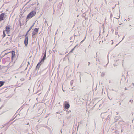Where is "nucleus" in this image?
Masks as SVG:
<instances>
[{"instance_id":"nucleus-1","label":"nucleus","mask_w":134,"mask_h":134,"mask_svg":"<svg viewBox=\"0 0 134 134\" xmlns=\"http://www.w3.org/2000/svg\"><path fill=\"white\" fill-rule=\"evenodd\" d=\"M46 49L45 51V52L44 53V55L43 57V58L41 60V61L39 62L38 64H37V66L36 67L35 70H38H38L40 66V65L42 64V63H41V62H43L45 60V59L46 58Z\"/></svg>"},{"instance_id":"nucleus-2","label":"nucleus","mask_w":134,"mask_h":134,"mask_svg":"<svg viewBox=\"0 0 134 134\" xmlns=\"http://www.w3.org/2000/svg\"><path fill=\"white\" fill-rule=\"evenodd\" d=\"M7 54H8L9 56H10V57H11V60H12L13 58L15 56V52L14 51H12V52L7 53L5 54L4 55Z\"/></svg>"},{"instance_id":"nucleus-3","label":"nucleus","mask_w":134,"mask_h":134,"mask_svg":"<svg viewBox=\"0 0 134 134\" xmlns=\"http://www.w3.org/2000/svg\"><path fill=\"white\" fill-rule=\"evenodd\" d=\"M36 14V12L34 11H32L28 14L27 15L26 19H29L32 17L34 16Z\"/></svg>"},{"instance_id":"nucleus-4","label":"nucleus","mask_w":134,"mask_h":134,"mask_svg":"<svg viewBox=\"0 0 134 134\" xmlns=\"http://www.w3.org/2000/svg\"><path fill=\"white\" fill-rule=\"evenodd\" d=\"M6 16L7 15L4 13H2L0 14V21L4 20Z\"/></svg>"},{"instance_id":"nucleus-5","label":"nucleus","mask_w":134,"mask_h":134,"mask_svg":"<svg viewBox=\"0 0 134 134\" xmlns=\"http://www.w3.org/2000/svg\"><path fill=\"white\" fill-rule=\"evenodd\" d=\"M64 108V110H65L66 109H68L70 107V105L69 103H67V102L66 101L65 102Z\"/></svg>"},{"instance_id":"nucleus-6","label":"nucleus","mask_w":134,"mask_h":134,"mask_svg":"<svg viewBox=\"0 0 134 134\" xmlns=\"http://www.w3.org/2000/svg\"><path fill=\"white\" fill-rule=\"evenodd\" d=\"M10 27L11 26L10 25H8L5 27V31L6 32L7 34H9L10 33Z\"/></svg>"},{"instance_id":"nucleus-7","label":"nucleus","mask_w":134,"mask_h":134,"mask_svg":"<svg viewBox=\"0 0 134 134\" xmlns=\"http://www.w3.org/2000/svg\"><path fill=\"white\" fill-rule=\"evenodd\" d=\"M27 35L26 34V35L25 36V38L24 40V43L26 46H27V45L28 44V36H27Z\"/></svg>"},{"instance_id":"nucleus-8","label":"nucleus","mask_w":134,"mask_h":134,"mask_svg":"<svg viewBox=\"0 0 134 134\" xmlns=\"http://www.w3.org/2000/svg\"><path fill=\"white\" fill-rule=\"evenodd\" d=\"M39 28H35L34 29L32 32V35H36L38 32Z\"/></svg>"},{"instance_id":"nucleus-9","label":"nucleus","mask_w":134,"mask_h":134,"mask_svg":"<svg viewBox=\"0 0 134 134\" xmlns=\"http://www.w3.org/2000/svg\"><path fill=\"white\" fill-rule=\"evenodd\" d=\"M62 3H63L62 2L59 3V4L57 5V7L58 8V9L60 8L61 7L62 5Z\"/></svg>"},{"instance_id":"nucleus-10","label":"nucleus","mask_w":134,"mask_h":134,"mask_svg":"<svg viewBox=\"0 0 134 134\" xmlns=\"http://www.w3.org/2000/svg\"><path fill=\"white\" fill-rule=\"evenodd\" d=\"M35 23H34L31 26V27H30V28L29 29L26 34V35H27L28 32L34 26V25Z\"/></svg>"},{"instance_id":"nucleus-11","label":"nucleus","mask_w":134,"mask_h":134,"mask_svg":"<svg viewBox=\"0 0 134 134\" xmlns=\"http://www.w3.org/2000/svg\"><path fill=\"white\" fill-rule=\"evenodd\" d=\"M5 81H0V87L2 86L5 83Z\"/></svg>"},{"instance_id":"nucleus-12","label":"nucleus","mask_w":134,"mask_h":134,"mask_svg":"<svg viewBox=\"0 0 134 134\" xmlns=\"http://www.w3.org/2000/svg\"><path fill=\"white\" fill-rule=\"evenodd\" d=\"M6 61L5 58H2V62L3 64H5Z\"/></svg>"},{"instance_id":"nucleus-13","label":"nucleus","mask_w":134,"mask_h":134,"mask_svg":"<svg viewBox=\"0 0 134 134\" xmlns=\"http://www.w3.org/2000/svg\"><path fill=\"white\" fill-rule=\"evenodd\" d=\"M11 57L10 56L7 57L5 58V59L7 61H9L10 60V57Z\"/></svg>"},{"instance_id":"nucleus-14","label":"nucleus","mask_w":134,"mask_h":134,"mask_svg":"<svg viewBox=\"0 0 134 134\" xmlns=\"http://www.w3.org/2000/svg\"><path fill=\"white\" fill-rule=\"evenodd\" d=\"M6 36V34L5 32V31L4 30L3 31V35L2 36L3 38H4Z\"/></svg>"},{"instance_id":"nucleus-15","label":"nucleus","mask_w":134,"mask_h":134,"mask_svg":"<svg viewBox=\"0 0 134 134\" xmlns=\"http://www.w3.org/2000/svg\"><path fill=\"white\" fill-rule=\"evenodd\" d=\"M105 75V73L104 72H102L101 74V76L102 77H103Z\"/></svg>"},{"instance_id":"nucleus-16","label":"nucleus","mask_w":134,"mask_h":134,"mask_svg":"<svg viewBox=\"0 0 134 134\" xmlns=\"http://www.w3.org/2000/svg\"><path fill=\"white\" fill-rule=\"evenodd\" d=\"M125 35H124V37H123V38H122V40H121V41H120L119 42V43L118 44H117L116 45V46H117V45H118V44H119V43H120V42H121L122 40H123L124 39V37H125Z\"/></svg>"},{"instance_id":"nucleus-17","label":"nucleus","mask_w":134,"mask_h":134,"mask_svg":"<svg viewBox=\"0 0 134 134\" xmlns=\"http://www.w3.org/2000/svg\"><path fill=\"white\" fill-rule=\"evenodd\" d=\"M73 80H71L70 82V83L71 85H72L73 84Z\"/></svg>"},{"instance_id":"nucleus-18","label":"nucleus","mask_w":134,"mask_h":134,"mask_svg":"<svg viewBox=\"0 0 134 134\" xmlns=\"http://www.w3.org/2000/svg\"><path fill=\"white\" fill-rule=\"evenodd\" d=\"M77 74H79L80 75V76H79V77H80V80L81 79V76H80L81 75V73L80 72H78L77 73Z\"/></svg>"},{"instance_id":"nucleus-19","label":"nucleus","mask_w":134,"mask_h":134,"mask_svg":"<svg viewBox=\"0 0 134 134\" xmlns=\"http://www.w3.org/2000/svg\"><path fill=\"white\" fill-rule=\"evenodd\" d=\"M129 102H131V103H132L133 102V100L132 99H131L130 100Z\"/></svg>"},{"instance_id":"nucleus-20","label":"nucleus","mask_w":134,"mask_h":134,"mask_svg":"<svg viewBox=\"0 0 134 134\" xmlns=\"http://www.w3.org/2000/svg\"><path fill=\"white\" fill-rule=\"evenodd\" d=\"M44 24L45 25H48V24L47 23V22L46 20L45 21V22H44Z\"/></svg>"},{"instance_id":"nucleus-21","label":"nucleus","mask_w":134,"mask_h":134,"mask_svg":"<svg viewBox=\"0 0 134 134\" xmlns=\"http://www.w3.org/2000/svg\"><path fill=\"white\" fill-rule=\"evenodd\" d=\"M20 80L21 81H22L24 80V78H22Z\"/></svg>"},{"instance_id":"nucleus-22","label":"nucleus","mask_w":134,"mask_h":134,"mask_svg":"<svg viewBox=\"0 0 134 134\" xmlns=\"http://www.w3.org/2000/svg\"><path fill=\"white\" fill-rule=\"evenodd\" d=\"M120 118V116H118V117H117H117H115V119H116L117 118Z\"/></svg>"},{"instance_id":"nucleus-23","label":"nucleus","mask_w":134,"mask_h":134,"mask_svg":"<svg viewBox=\"0 0 134 134\" xmlns=\"http://www.w3.org/2000/svg\"><path fill=\"white\" fill-rule=\"evenodd\" d=\"M71 112V111L70 110H69L68 112L67 113V114H68L69 113Z\"/></svg>"},{"instance_id":"nucleus-24","label":"nucleus","mask_w":134,"mask_h":134,"mask_svg":"<svg viewBox=\"0 0 134 134\" xmlns=\"http://www.w3.org/2000/svg\"><path fill=\"white\" fill-rule=\"evenodd\" d=\"M85 38L86 37H85L84 39L82 41L80 42V43H82V42H83V41H84V40L85 39Z\"/></svg>"},{"instance_id":"nucleus-25","label":"nucleus","mask_w":134,"mask_h":134,"mask_svg":"<svg viewBox=\"0 0 134 134\" xmlns=\"http://www.w3.org/2000/svg\"><path fill=\"white\" fill-rule=\"evenodd\" d=\"M73 38V36H72V37H71L70 38V40H72V39Z\"/></svg>"},{"instance_id":"nucleus-26","label":"nucleus","mask_w":134,"mask_h":134,"mask_svg":"<svg viewBox=\"0 0 134 134\" xmlns=\"http://www.w3.org/2000/svg\"><path fill=\"white\" fill-rule=\"evenodd\" d=\"M47 128L48 129V130H49L50 131H51V129H50V128L49 127H47Z\"/></svg>"},{"instance_id":"nucleus-27","label":"nucleus","mask_w":134,"mask_h":134,"mask_svg":"<svg viewBox=\"0 0 134 134\" xmlns=\"http://www.w3.org/2000/svg\"><path fill=\"white\" fill-rule=\"evenodd\" d=\"M35 3H32V4H31V5H34V4H35Z\"/></svg>"},{"instance_id":"nucleus-28","label":"nucleus","mask_w":134,"mask_h":134,"mask_svg":"<svg viewBox=\"0 0 134 134\" xmlns=\"http://www.w3.org/2000/svg\"><path fill=\"white\" fill-rule=\"evenodd\" d=\"M74 49L73 48L70 52H72L74 50Z\"/></svg>"},{"instance_id":"nucleus-29","label":"nucleus","mask_w":134,"mask_h":134,"mask_svg":"<svg viewBox=\"0 0 134 134\" xmlns=\"http://www.w3.org/2000/svg\"><path fill=\"white\" fill-rule=\"evenodd\" d=\"M108 98L110 100H111L112 99V98H110L109 97H108Z\"/></svg>"},{"instance_id":"nucleus-30","label":"nucleus","mask_w":134,"mask_h":134,"mask_svg":"<svg viewBox=\"0 0 134 134\" xmlns=\"http://www.w3.org/2000/svg\"><path fill=\"white\" fill-rule=\"evenodd\" d=\"M14 118L13 119H11L10 120V121H12L14 119V118Z\"/></svg>"},{"instance_id":"nucleus-31","label":"nucleus","mask_w":134,"mask_h":134,"mask_svg":"<svg viewBox=\"0 0 134 134\" xmlns=\"http://www.w3.org/2000/svg\"><path fill=\"white\" fill-rule=\"evenodd\" d=\"M2 68V66L0 65V70Z\"/></svg>"},{"instance_id":"nucleus-32","label":"nucleus","mask_w":134,"mask_h":134,"mask_svg":"<svg viewBox=\"0 0 134 134\" xmlns=\"http://www.w3.org/2000/svg\"><path fill=\"white\" fill-rule=\"evenodd\" d=\"M118 34V32H115V34L116 35H117Z\"/></svg>"},{"instance_id":"nucleus-33","label":"nucleus","mask_w":134,"mask_h":134,"mask_svg":"<svg viewBox=\"0 0 134 134\" xmlns=\"http://www.w3.org/2000/svg\"><path fill=\"white\" fill-rule=\"evenodd\" d=\"M113 65L114 66H117V65L115 64H113Z\"/></svg>"},{"instance_id":"nucleus-34","label":"nucleus","mask_w":134,"mask_h":134,"mask_svg":"<svg viewBox=\"0 0 134 134\" xmlns=\"http://www.w3.org/2000/svg\"><path fill=\"white\" fill-rule=\"evenodd\" d=\"M43 126V127H46V128H47V127H48L47 126Z\"/></svg>"},{"instance_id":"nucleus-35","label":"nucleus","mask_w":134,"mask_h":134,"mask_svg":"<svg viewBox=\"0 0 134 134\" xmlns=\"http://www.w3.org/2000/svg\"><path fill=\"white\" fill-rule=\"evenodd\" d=\"M112 17V14H111L110 15V17L111 18V17Z\"/></svg>"},{"instance_id":"nucleus-36","label":"nucleus","mask_w":134,"mask_h":134,"mask_svg":"<svg viewBox=\"0 0 134 134\" xmlns=\"http://www.w3.org/2000/svg\"><path fill=\"white\" fill-rule=\"evenodd\" d=\"M109 115H108V116L107 117V118H106V120H107V119H108V117H109Z\"/></svg>"},{"instance_id":"nucleus-37","label":"nucleus","mask_w":134,"mask_h":134,"mask_svg":"<svg viewBox=\"0 0 134 134\" xmlns=\"http://www.w3.org/2000/svg\"><path fill=\"white\" fill-rule=\"evenodd\" d=\"M77 45H76L75 47H74V48H73V49H74L77 46Z\"/></svg>"},{"instance_id":"nucleus-38","label":"nucleus","mask_w":134,"mask_h":134,"mask_svg":"<svg viewBox=\"0 0 134 134\" xmlns=\"http://www.w3.org/2000/svg\"><path fill=\"white\" fill-rule=\"evenodd\" d=\"M125 90H127V88H125Z\"/></svg>"},{"instance_id":"nucleus-39","label":"nucleus","mask_w":134,"mask_h":134,"mask_svg":"<svg viewBox=\"0 0 134 134\" xmlns=\"http://www.w3.org/2000/svg\"><path fill=\"white\" fill-rule=\"evenodd\" d=\"M29 123L28 122V123H27V124H25V125H29Z\"/></svg>"},{"instance_id":"nucleus-40","label":"nucleus","mask_w":134,"mask_h":134,"mask_svg":"<svg viewBox=\"0 0 134 134\" xmlns=\"http://www.w3.org/2000/svg\"><path fill=\"white\" fill-rule=\"evenodd\" d=\"M8 42H6V43H7V44H8Z\"/></svg>"},{"instance_id":"nucleus-41","label":"nucleus","mask_w":134,"mask_h":134,"mask_svg":"<svg viewBox=\"0 0 134 134\" xmlns=\"http://www.w3.org/2000/svg\"><path fill=\"white\" fill-rule=\"evenodd\" d=\"M121 103H119V105H121Z\"/></svg>"},{"instance_id":"nucleus-42","label":"nucleus","mask_w":134,"mask_h":134,"mask_svg":"<svg viewBox=\"0 0 134 134\" xmlns=\"http://www.w3.org/2000/svg\"><path fill=\"white\" fill-rule=\"evenodd\" d=\"M116 114H118V113L117 112H116Z\"/></svg>"},{"instance_id":"nucleus-43","label":"nucleus","mask_w":134,"mask_h":134,"mask_svg":"<svg viewBox=\"0 0 134 134\" xmlns=\"http://www.w3.org/2000/svg\"><path fill=\"white\" fill-rule=\"evenodd\" d=\"M126 78H127V76H126V77H125V80H126Z\"/></svg>"},{"instance_id":"nucleus-44","label":"nucleus","mask_w":134,"mask_h":134,"mask_svg":"<svg viewBox=\"0 0 134 134\" xmlns=\"http://www.w3.org/2000/svg\"><path fill=\"white\" fill-rule=\"evenodd\" d=\"M100 42H101V41H100L99 42V44H100Z\"/></svg>"},{"instance_id":"nucleus-45","label":"nucleus","mask_w":134,"mask_h":134,"mask_svg":"<svg viewBox=\"0 0 134 134\" xmlns=\"http://www.w3.org/2000/svg\"><path fill=\"white\" fill-rule=\"evenodd\" d=\"M109 83H111V81H109Z\"/></svg>"},{"instance_id":"nucleus-46","label":"nucleus","mask_w":134,"mask_h":134,"mask_svg":"<svg viewBox=\"0 0 134 134\" xmlns=\"http://www.w3.org/2000/svg\"><path fill=\"white\" fill-rule=\"evenodd\" d=\"M127 19L128 21L129 20H130L129 18H128Z\"/></svg>"},{"instance_id":"nucleus-47","label":"nucleus","mask_w":134,"mask_h":134,"mask_svg":"<svg viewBox=\"0 0 134 134\" xmlns=\"http://www.w3.org/2000/svg\"><path fill=\"white\" fill-rule=\"evenodd\" d=\"M70 117V116H69V117H68V118H67L68 119H69V118Z\"/></svg>"},{"instance_id":"nucleus-48","label":"nucleus","mask_w":134,"mask_h":134,"mask_svg":"<svg viewBox=\"0 0 134 134\" xmlns=\"http://www.w3.org/2000/svg\"><path fill=\"white\" fill-rule=\"evenodd\" d=\"M88 64H88V65L90 64V62H88Z\"/></svg>"},{"instance_id":"nucleus-49","label":"nucleus","mask_w":134,"mask_h":134,"mask_svg":"<svg viewBox=\"0 0 134 134\" xmlns=\"http://www.w3.org/2000/svg\"><path fill=\"white\" fill-rule=\"evenodd\" d=\"M87 134H89V133L88 132H87Z\"/></svg>"},{"instance_id":"nucleus-50","label":"nucleus","mask_w":134,"mask_h":134,"mask_svg":"<svg viewBox=\"0 0 134 134\" xmlns=\"http://www.w3.org/2000/svg\"><path fill=\"white\" fill-rule=\"evenodd\" d=\"M27 69V68L26 67V68H25V70H26V69Z\"/></svg>"},{"instance_id":"nucleus-51","label":"nucleus","mask_w":134,"mask_h":134,"mask_svg":"<svg viewBox=\"0 0 134 134\" xmlns=\"http://www.w3.org/2000/svg\"><path fill=\"white\" fill-rule=\"evenodd\" d=\"M96 55L97 56V53H96Z\"/></svg>"},{"instance_id":"nucleus-52","label":"nucleus","mask_w":134,"mask_h":134,"mask_svg":"<svg viewBox=\"0 0 134 134\" xmlns=\"http://www.w3.org/2000/svg\"><path fill=\"white\" fill-rule=\"evenodd\" d=\"M20 24H21V23L20 21Z\"/></svg>"},{"instance_id":"nucleus-53","label":"nucleus","mask_w":134,"mask_h":134,"mask_svg":"<svg viewBox=\"0 0 134 134\" xmlns=\"http://www.w3.org/2000/svg\"><path fill=\"white\" fill-rule=\"evenodd\" d=\"M113 42H112V43L111 44H113Z\"/></svg>"},{"instance_id":"nucleus-54","label":"nucleus","mask_w":134,"mask_h":134,"mask_svg":"<svg viewBox=\"0 0 134 134\" xmlns=\"http://www.w3.org/2000/svg\"><path fill=\"white\" fill-rule=\"evenodd\" d=\"M128 81V80H127V82Z\"/></svg>"},{"instance_id":"nucleus-55","label":"nucleus","mask_w":134,"mask_h":134,"mask_svg":"<svg viewBox=\"0 0 134 134\" xmlns=\"http://www.w3.org/2000/svg\"><path fill=\"white\" fill-rule=\"evenodd\" d=\"M30 68H31V66H30V67L29 68V70L30 69Z\"/></svg>"},{"instance_id":"nucleus-56","label":"nucleus","mask_w":134,"mask_h":134,"mask_svg":"<svg viewBox=\"0 0 134 134\" xmlns=\"http://www.w3.org/2000/svg\"><path fill=\"white\" fill-rule=\"evenodd\" d=\"M30 68H31V66H30V67L29 68V70L30 69Z\"/></svg>"},{"instance_id":"nucleus-57","label":"nucleus","mask_w":134,"mask_h":134,"mask_svg":"<svg viewBox=\"0 0 134 134\" xmlns=\"http://www.w3.org/2000/svg\"><path fill=\"white\" fill-rule=\"evenodd\" d=\"M28 64H29V62H28Z\"/></svg>"},{"instance_id":"nucleus-58","label":"nucleus","mask_w":134,"mask_h":134,"mask_svg":"<svg viewBox=\"0 0 134 134\" xmlns=\"http://www.w3.org/2000/svg\"><path fill=\"white\" fill-rule=\"evenodd\" d=\"M132 84L133 85H134V83H132Z\"/></svg>"},{"instance_id":"nucleus-59","label":"nucleus","mask_w":134,"mask_h":134,"mask_svg":"<svg viewBox=\"0 0 134 134\" xmlns=\"http://www.w3.org/2000/svg\"><path fill=\"white\" fill-rule=\"evenodd\" d=\"M85 52H86V50H85Z\"/></svg>"},{"instance_id":"nucleus-60","label":"nucleus","mask_w":134,"mask_h":134,"mask_svg":"<svg viewBox=\"0 0 134 134\" xmlns=\"http://www.w3.org/2000/svg\"><path fill=\"white\" fill-rule=\"evenodd\" d=\"M65 110L66 111H67V112H68V111H67V110H66V109L65 110Z\"/></svg>"},{"instance_id":"nucleus-61","label":"nucleus","mask_w":134,"mask_h":134,"mask_svg":"<svg viewBox=\"0 0 134 134\" xmlns=\"http://www.w3.org/2000/svg\"><path fill=\"white\" fill-rule=\"evenodd\" d=\"M63 91L64 92V90H63Z\"/></svg>"},{"instance_id":"nucleus-62","label":"nucleus","mask_w":134,"mask_h":134,"mask_svg":"<svg viewBox=\"0 0 134 134\" xmlns=\"http://www.w3.org/2000/svg\"><path fill=\"white\" fill-rule=\"evenodd\" d=\"M15 120H14L13 122H14L15 121Z\"/></svg>"},{"instance_id":"nucleus-63","label":"nucleus","mask_w":134,"mask_h":134,"mask_svg":"<svg viewBox=\"0 0 134 134\" xmlns=\"http://www.w3.org/2000/svg\"><path fill=\"white\" fill-rule=\"evenodd\" d=\"M21 66H20V68H21Z\"/></svg>"},{"instance_id":"nucleus-64","label":"nucleus","mask_w":134,"mask_h":134,"mask_svg":"<svg viewBox=\"0 0 134 134\" xmlns=\"http://www.w3.org/2000/svg\"><path fill=\"white\" fill-rule=\"evenodd\" d=\"M17 4H16V6H17Z\"/></svg>"}]
</instances>
